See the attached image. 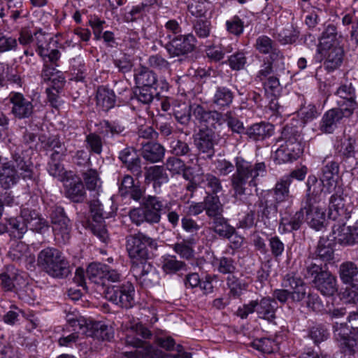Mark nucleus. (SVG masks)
<instances>
[{
  "label": "nucleus",
  "instance_id": "obj_55",
  "mask_svg": "<svg viewBox=\"0 0 358 358\" xmlns=\"http://www.w3.org/2000/svg\"><path fill=\"white\" fill-rule=\"evenodd\" d=\"M157 90V88L136 86L134 99L143 104H149L152 101L154 96L159 93Z\"/></svg>",
  "mask_w": 358,
  "mask_h": 358
},
{
  "label": "nucleus",
  "instance_id": "obj_1",
  "mask_svg": "<svg viewBox=\"0 0 358 358\" xmlns=\"http://www.w3.org/2000/svg\"><path fill=\"white\" fill-rule=\"evenodd\" d=\"M289 186V178L282 177L273 189L259 196L256 201V206L258 207V220L266 227L277 225L278 207L288 202L291 198Z\"/></svg>",
  "mask_w": 358,
  "mask_h": 358
},
{
  "label": "nucleus",
  "instance_id": "obj_19",
  "mask_svg": "<svg viewBox=\"0 0 358 358\" xmlns=\"http://www.w3.org/2000/svg\"><path fill=\"white\" fill-rule=\"evenodd\" d=\"M9 101L12 103L11 113L15 118L22 120L31 117L34 114L32 101L20 92H11Z\"/></svg>",
  "mask_w": 358,
  "mask_h": 358
},
{
  "label": "nucleus",
  "instance_id": "obj_44",
  "mask_svg": "<svg viewBox=\"0 0 358 358\" xmlns=\"http://www.w3.org/2000/svg\"><path fill=\"white\" fill-rule=\"evenodd\" d=\"M71 229L70 220L68 217L52 224V230L56 238H61L63 243H66L69 240Z\"/></svg>",
  "mask_w": 358,
  "mask_h": 358
},
{
  "label": "nucleus",
  "instance_id": "obj_54",
  "mask_svg": "<svg viewBox=\"0 0 358 358\" xmlns=\"http://www.w3.org/2000/svg\"><path fill=\"white\" fill-rule=\"evenodd\" d=\"M299 36V31L292 25L282 29L278 34L277 39L282 45L292 44Z\"/></svg>",
  "mask_w": 358,
  "mask_h": 358
},
{
  "label": "nucleus",
  "instance_id": "obj_3",
  "mask_svg": "<svg viewBox=\"0 0 358 358\" xmlns=\"http://www.w3.org/2000/svg\"><path fill=\"white\" fill-rule=\"evenodd\" d=\"M152 336L151 331L140 322L131 324L127 327L124 344L136 348L134 352H123L127 358H178V356L170 357L168 354L155 349L146 339Z\"/></svg>",
  "mask_w": 358,
  "mask_h": 358
},
{
  "label": "nucleus",
  "instance_id": "obj_20",
  "mask_svg": "<svg viewBox=\"0 0 358 358\" xmlns=\"http://www.w3.org/2000/svg\"><path fill=\"white\" fill-rule=\"evenodd\" d=\"M282 285L285 288L290 289L292 292V301L299 303L306 299V289L303 279L296 273L289 272L284 275Z\"/></svg>",
  "mask_w": 358,
  "mask_h": 358
},
{
  "label": "nucleus",
  "instance_id": "obj_38",
  "mask_svg": "<svg viewBox=\"0 0 358 358\" xmlns=\"http://www.w3.org/2000/svg\"><path fill=\"white\" fill-rule=\"evenodd\" d=\"M234 99V93L229 88L223 86L217 87L213 97V103L219 109L229 107Z\"/></svg>",
  "mask_w": 358,
  "mask_h": 358
},
{
  "label": "nucleus",
  "instance_id": "obj_47",
  "mask_svg": "<svg viewBox=\"0 0 358 358\" xmlns=\"http://www.w3.org/2000/svg\"><path fill=\"white\" fill-rule=\"evenodd\" d=\"M12 167L17 171L19 174L24 179H30L32 176V171L30 169V163L24 161V158L19 153L13 155Z\"/></svg>",
  "mask_w": 358,
  "mask_h": 358
},
{
  "label": "nucleus",
  "instance_id": "obj_23",
  "mask_svg": "<svg viewBox=\"0 0 358 358\" xmlns=\"http://www.w3.org/2000/svg\"><path fill=\"white\" fill-rule=\"evenodd\" d=\"M36 41V52L42 57L45 63L48 62L55 64L60 57V52L56 48H51L50 44L45 43V36L41 31L34 34Z\"/></svg>",
  "mask_w": 358,
  "mask_h": 358
},
{
  "label": "nucleus",
  "instance_id": "obj_26",
  "mask_svg": "<svg viewBox=\"0 0 358 358\" xmlns=\"http://www.w3.org/2000/svg\"><path fill=\"white\" fill-rule=\"evenodd\" d=\"M314 287L324 296H332L338 290L336 279L329 271H326L313 280Z\"/></svg>",
  "mask_w": 358,
  "mask_h": 358
},
{
  "label": "nucleus",
  "instance_id": "obj_32",
  "mask_svg": "<svg viewBox=\"0 0 358 358\" xmlns=\"http://www.w3.org/2000/svg\"><path fill=\"white\" fill-rule=\"evenodd\" d=\"M343 217H345V198L342 193L337 192L329 199V217L341 220Z\"/></svg>",
  "mask_w": 358,
  "mask_h": 358
},
{
  "label": "nucleus",
  "instance_id": "obj_41",
  "mask_svg": "<svg viewBox=\"0 0 358 358\" xmlns=\"http://www.w3.org/2000/svg\"><path fill=\"white\" fill-rule=\"evenodd\" d=\"M6 227V232H8L10 236L17 239L22 238L28 229V227L23 222L20 216L9 218Z\"/></svg>",
  "mask_w": 358,
  "mask_h": 358
},
{
  "label": "nucleus",
  "instance_id": "obj_57",
  "mask_svg": "<svg viewBox=\"0 0 358 358\" xmlns=\"http://www.w3.org/2000/svg\"><path fill=\"white\" fill-rule=\"evenodd\" d=\"M269 57L266 58L275 68V73L278 75V72L285 70V57L282 52L274 48L270 52Z\"/></svg>",
  "mask_w": 358,
  "mask_h": 358
},
{
  "label": "nucleus",
  "instance_id": "obj_58",
  "mask_svg": "<svg viewBox=\"0 0 358 358\" xmlns=\"http://www.w3.org/2000/svg\"><path fill=\"white\" fill-rule=\"evenodd\" d=\"M169 148L170 152L175 156L189 155L192 150L187 143L176 138L170 142Z\"/></svg>",
  "mask_w": 358,
  "mask_h": 358
},
{
  "label": "nucleus",
  "instance_id": "obj_42",
  "mask_svg": "<svg viewBox=\"0 0 358 358\" xmlns=\"http://www.w3.org/2000/svg\"><path fill=\"white\" fill-rule=\"evenodd\" d=\"M355 138L350 135H344L341 141V144L338 147V152L343 156L345 162L350 159H354L355 154Z\"/></svg>",
  "mask_w": 358,
  "mask_h": 358
},
{
  "label": "nucleus",
  "instance_id": "obj_8",
  "mask_svg": "<svg viewBox=\"0 0 358 358\" xmlns=\"http://www.w3.org/2000/svg\"><path fill=\"white\" fill-rule=\"evenodd\" d=\"M134 287L129 281H124L118 285H108L104 291L105 298L108 301L127 309L134 306Z\"/></svg>",
  "mask_w": 358,
  "mask_h": 358
},
{
  "label": "nucleus",
  "instance_id": "obj_21",
  "mask_svg": "<svg viewBox=\"0 0 358 358\" xmlns=\"http://www.w3.org/2000/svg\"><path fill=\"white\" fill-rule=\"evenodd\" d=\"M336 95L339 98L336 101L338 106L348 115H351L357 106L355 101V90L352 84L341 85L336 90Z\"/></svg>",
  "mask_w": 358,
  "mask_h": 358
},
{
  "label": "nucleus",
  "instance_id": "obj_48",
  "mask_svg": "<svg viewBox=\"0 0 358 358\" xmlns=\"http://www.w3.org/2000/svg\"><path fill=\"white\" fill-rule=\"evenodd\" d=\"M162 258V269L167 274L176 273L186 266V264L178 260L175 255H166Z\"/></svg>",
  "mask_w": 358,
  "mask_h": 358
},
{
  "label": "nucleus",
  "instance_id": "obj_11",
  "mask_svg": "<svg viewBox=\"0 0 358 358\" xmlns=\"http://www.w3.org/2000/svg\"><path fill=\"white\" fill-rule=\"evenodd\" d=\"M324 200L320 196L306 199L303 209L306 221L311 228L320 230L324 227L325 214L321 203Z\"/></svg>",
  "mask_w": 358,
  "mask_h": 358
},
{
  "label": "nucleus",
  "instance_id": "obj_14",
  "mask_svg": "<svg viewBox=\"0 0 358 358\" xmlns=\"http://www.w3.org/2000/svg\"><path fill=\"white\" fill-rule=\"evenodd\" d=\"M143 210L146 215L147 223L157 224L161 220V215L169 211V202L156 196H148L143 199Z\"/></svg>",
  "mask_w": 358,
  "mask_h": 358
},
{
  "label": "nucleus",
  "instance_id": "obj_63",
  "mask_svg": "<svg viewBox=\"0 0 358 358\" xmlns=\"http://www.w3.org/2000/svg\"><path fill=\"white\" fill-rule=\"evenodd\" d=\"M224 121L233 132L237 134H245V129L243 123L235 117L231 111L224 114Z\"/></svg>",
  "mask_w": 358,
  "mask_h": 358
},
{
  "label": "nucleus",
  "instance_id": "obj_2",
  "mask_svg": "<svg viewBox=\"0 0 358 358\" xmlns=\"http://www.w3.org/2000/svg\"><path fill=\"white\" fill-rule=\"evenodd\" d=\"M190 108L196 120L205 126L194 135V145L200 152L206 154L210 159L215 154L214 147L218 141L217 135L212 127L215 128L216 124H222V115L216 110H206L199 104H194Z\"/></svg>",
  "mask_w": 358,
  "mask_h": 358
},
{
  "label": "nucleus",
  "instance_id": "obj_7",
  "mask_svg": "<svg viewBox=\"0 0 358 358\" xmlns=\"http://www.w3.org/2000/svg\"><path fill=\"white\" fill-rule=\"evenodd\" d=\"M148 247L152 250H157V243L156 240L141 232L126 238V248L131 261L148 259Z\"/></svg>",
  "mask_w": 358,
  "mask_h": 358
},
{
  "label": "nucleus",
  "instance_id": "obj_5",
  "mask_svg": "<svg viewBox=\"0 0 358 358\" xmlns=\"http://www.w3.org/2000/svg\"><path fill=\"white\" fill-rule=\"evenodd\" d=\"M282 143L275 145L274 160L278 164L292 162L296 160L303 152L301 135L296 128L286 126L282 132Z\"/></svg>",
  "mask_w": 358,
  "mask_h": 358
},
{
  "label": "nucleus",
  "instance_id": "obj_22",
  "mask_svg": "<svg viewBox=\"0 0 358 358\" xmlns=\"http://www.w3.org/2000/svg\"><path fill=\"white\" fill-rule=\"evenodd\" d=\"M345 110L342 108H334L327 110L322 116L319 129L325 134H332L337 128L338 124L344 117H349Z\"/></svg>",
  "mask_w": 358,
  "mask_h": 358
},
{
  "label": "nucleus",
  "instance_id": "obj_62",
  "mask_svg": "<svg viewBox=\"0 0 358 358\" xmlns=\"http://www.w3.org/2000/svg\"><path fill=\"white\" fill-rule=\"evenodd\" d=\"M255 48L261 54H268L274 48L273 40L266 35H262L257 38Z\"/></svg>",
  "mask_w": 358,
  "mask_h": 358
},
{
  "label": "nucleus",
  "instance_id": "obj_34",
  "mask_svg": "<svg viewBox=\"0 0 358 358\" xmlns=\"http://www.w3.org/2000/svg\"><path fill=\"white\" fill-rule=\"evenodd\" d=\"M204 201L205 212L210 220L223 216L224 207L218 196L208 194Z\"/></svg>",
  "mask_w": 358,
  "mask_h": 358
},
{
  "label": "nucleus",
  "instance_id": "obj_39",
  "mask_svg": "<svg viewBox=\"0 0 358 358\" xmlns=\"http://www.w3.org/2000/svg\"><path fill=\"white\" fill-rule=\"evenodd\" d=\"M17 281H20L17 287L16 293L22 301L32 303L37 298V293L33 285L27 283L22 277H17Z\"/></svg>",
  "mask_w": 358,
  "mask_h": 358
},
{
  "label": "nucleus",
  "instance_id": "obj_13",
  "mask_svg": "<svg viewBox=\"0 0 358 358\" xmlns=\"http://www.w3.org/2000/svg\"><path fill=\"white\" fill-rule=\"evenodd\" d=\"M90 208L92 217V223L90 224L91 230L102 242L106 243L108 236L104 220L108 217V214L103 210V205L99 200L92 201Z\"/></svg>",
  "mask_w": 358,
  "mask_h": 358
},
{
  "label": "nucleus",
  "instance_id": "obj_60",
  "mask_svg": "<svg viewBox=\"0 0 358 358\" xmlns=\"http://www.w3.org/2000/svg\"><path fill=\"white\" fill-rule=\"evenodd\" d=\"M322 183L321 181L319 182L317 177L314 175L309 176L307 182V196L306 199L309 198L314 197L316 196H322Z\"/></svg>",
  "mask_w": 358,
  "mask_h": 358
},
{
  "label": "nucleus",
  "instance_id": "obj_28",
  "mask_svg": "<svg viewBox=\"0 0 358 358\" xmlns=\"http://www.w3.org/2000/svg\"><path fill=\"white\" fill-rule=\"evenodd\" d=\"M278 308V303L269 296L257 300V315L259 318L273 322L275 319V313Z\"/></svg>",
  "mask_w": 358,
  "mask_h": 358
},
{
  "label": "nucleus",
  "instance_id": "obj_40",
  "mask_svg": "<svg viewBox=\"0 0 358 358\" xmlns=\"http://www.w3.org/2000/svg\"><path fill=\"white\" fill-rule=\"evenodd\" d=\"M305 211L303 206L299 211H297L290 219L282 217L280 221V229L282 227L284 231H292L298 230L304 220Z\"/></svg>",
  "mask_w": 358,
  "mask_h": 358
},
{
  "label": "nucleus",
  "instance_id": "obj_6",
  "mask_svg": "<svg viewBox=\"0 0 358 358\" xmlns=\"http://www.w3.org/2000/svg\"><path fill=\"white\" fill-rule=\"evenodd\" d=\"M38 265L49 275L64 278L71 273L70 265L62 253L54 248H46L38 255Z\"/></svg>",
  "mask_w": 358,
  "mask_h": 358
},
{
  "label": "nucleus",
  "instance_id": "obj_64",
  "mask_svg": "<svg viewBox=\"0 0 358 358\" xmlns=\"http://www.w3.org/2000/svg\"><path fill=\"white\" fill-rule=\"evenodd\" d=\"M87 147L90 152L100 155L102 152L103 142L100 136L95 133H90L86 136Z\"/></svg>",
  "mask_w": 358,
  "mask_h": 358
},
{
  "label": "nucleus",
  "instance_id": "obj_30",
  "mask_svg": "<svg viewBox=\"0 0 358 358\" xmlns=\"http://www.w3.org/2000/svg\"><path fill=\"white\" fill-rule=\"evenodd\" d=\"M141 155L146 161L155 163L161 161L164 157L165 149L159 143L148 141L141 143Z\"/></svg>",
  "mask_w": 358,
  "mask_h": 358
},
{
  "label": "nucleus",
  "instance_id": "obj_35",
  "mask_svg": "<svg viewBox=\"0 0 358 358\" xmlns=\"http://www.w3.org/2000/svg\"><path fill=\"white\" fill-rule=\"evenodd\" d=\"M89 328L87 336L94 337L102 341H110L113 338L114 333L111 327L101 322L92 320Z\"/></svg>",
  "mask_w": 358,
  "mask_h": 358
},
{
  "label": "nucleus",
  "instance_id": "obj_18",
  "mask_svg": "<svg viewBox=\"0 0 358 358\" xmlns=\"http://www.w3.org/2000/svg\"><path fill=\"white\" fill-rule=\"evenodd\" d=\"M131 262V271L141 283L148 286L157 282L158 277L155 268L148 262V259Z\"/></svg>",
  "mask_w": 358,
  "mask_h": 358
},
{
  "label": "nucleus",
  "instance_id": "obj_33",
  "mask_svg": "<svg viewBox=\"0 0 358 358\" xmlns=\"http://www.w3.org/2000/svg\"><path fill=\"white\" fill-rule=\"evenodd\" d=\"M96 104L103 111H108L113 108L116 102L114 92L104 86L99 87L96 92Z\"/></svg>",
  "mask_w": 358,
  "mask_h": 358
},
{
  "label": "nucleus",
  "instance_id": "obj_16",
  "mask_svg": "<svg viewBox=\"0 0 358 358\" xmlns=\"http://www.w3.org/2000/svg\"><path fill=\"white\" fill-rule=\"evenodd\" d=\"M325 70L332 72L339 68L344 57L343 48L340 45L317 48Z\"/></svg>",
  "mask_w": 358,
  "mask_h": 358
},
{
  "label": "nucleus",
  "instance_id": "obj_50",
  "mask_svg": "<svg viewBox=\"0 0 358 358\" xmlns=\"http://www.w3.org/2000/svg\"><path fill=\"white\" fill-rule=\"evenodd\" d=\"M339 173L338 163L335 161L327 162L322 169L321 182H327L331 185V182L334 181L335 176Z\"/></svg>",
  "mask_w": 358,
  "mask_h": 358
},
{
  "label": "nucleus",
  "instance_id": "obj_59",
  "mask_svg": "<svg viewBox=\"0 0 358 358\" xmlns=\"http://www.w3.org/2000/svg\"><path fill=\"white\" fill-rule=\"evenodd\" d=\"M227 284L229 289V293L234 297H238L246 289V285L240 279L234 275L228 276Z\"/></svg>",
  "mask_w": 358,
  "mask_h": 358
},
{
  "label": "nucleus",
  "instance_id": "obj_10",
  "mask_svg": "<svg viewBox=\"0 0 358 358\" xmlns=\"http://www.w3.org/2000/svg\"><path fill=\"white\" fill-rule=\"evenodd\" d=\"M334 336L345 354L352 355L358 350V328L351 330L345 324L336 323Z\"/></svg>",
  "mask_w": 358,
  "mask_h": 358
},
{
  "label": "nucleus",
  "instance_id": "obj_31",
  "mask_svg": "<svg viewBox=\"0 0 358 358\" xmlns=\"http://www.w3.org/2000/svg\"><path fill=\"white\" fill-rule=\"evenodd\" d=\"M44 148L51 152L50 159H64L68 152L67 146L57 136L49 137L44 143Z\"/></svg>",
  "mask_w": 358,
  "mask_h": 358
},
{
  "label": "nucleus",
  "instance_id": "obj_53",
  "mask_svg": "<svg viewBox=\"0 0 358 358\" xmlns=\"http://www.w3.org/2000/svg\"><path fill=\"white\" fill-rule=\"evenodd\" d=\"M232 51L233 47L231 45H224V44L208 46L206 50L208 58L215 62L220 61L224 58L225 54L230 53Z\"/></svg>",
  "mask_w": 358,
  "mask_h": 358
},
{
  "label": "nucleus",
  "instance_id": "obj_15",
  "mask_svg": "<svg viewBox=\"0 0 358 358\" xmlns=\"http://www.w3.org/2000/svg\"><path fill=\"white\" fill-rule=\"evenodd\" d=\"M134 80L137 87L157 88L167 91L169 83L165 79L158 80L157 74L145 66H141L134 70Z\"/></svg>",
  "mask_w": 358,
  "mask_h": 358
},
{
  "label": "nucleus",
  "instance_id": "obj_12",
  "mask_svg": "<svg viewBox=\"0 0 358 358\" xmlns=\"http://www.w3.org/2000/svg\"><path fill=\"white\" fill-rule=\"evenodd\" d=\"M196 39L192 34L178 35L171 38L165 45L170 57L185 56L196 48Z\"/></svg>",
  "mask_w": 358,
  "mask_h": 358
},
{
  "label": "nucleus",
  "instance_id": "obj_61",
  "mask_svg": "<svg viewBox=\"0 0 358 358\" xmlns=\"http://www.w3.org/2000/svg\"><path fill=\"white\" fill-rule=\"evenodd\" d=\"M203 182L206 187L211 192L210 194L217 196L222 191V185L220 178L211 173H207L204 176Z\"/></svg>",
  "mask_w": 358,
  "mask_h": 358
},
{
  "label": "nucleus",
  "instance_id": "obj_52",
  "mask_svg": "<svg viewBox=\"0 0 358 358\" xmlns=\"http://www.w3.org/2000/svg\"><path fill=\"white\" fill-rule=\"evenodd\" d=\"M124 131V127L115 122L103 120L100 123V133L106 137L113 138L120 135Z\"/></svg>",
  "mask_w": 358,
  "mask_h": 358
},
{
  "label": "nucleus",
  "instance_id": "obj_49",
  "mask_svg": "<svg viewBox=\"0 0 358 358\" xmlns=\"http://www.w3.org/2000/svg\"><path fill=\"white\" fill-rule=\"evenodd\" d=\"M66 195L73 202H83L85 198V190L82 182H71L69 185Z\"/></svg>",
  "mask_w": 358,
  "mask_h": 358
},
{
  "label": "nucleus",
  "instance_id": "obj_17",
  "mask_svg": "<svg viewBox=\"0 0 358 358\" xmlns=\"http://www.w3.org/2000/svg\"><path fill=\"white\" fill-rule=\"evenodd\" d=\"M333 239L342 245H353L358 243V221L345 227V223L336 224L332 227Z\"/></svg>",
  "mask_w": 358,
  "mask_h": 358
},
{
  "label": "nucleus",
  "instance_id": "obj_4",
  "mask_svg": "<svg viewBox=\"0 0 358 358\" xmlns=\"http://www.w3.org/2000/svg\"><path fill=\"white\" fill-rule=\"evenodd\" d=\"M266 173L264 162L252 164L243 158L236 159V171L231 177V185L234 196L245 194L248 187H256V180Z\"/></svg>",
  "mask_w": 358,
  "mask_h": 358
},
{
  "label": "nucleus",
  "instance_id": "obj_51",
  "mask_svg": "<svg viewBox=\"0 0 358 358\" xmlns=\"http://www.w3.org/2000/svg\"><path fill=\"white\" fill-rule=\"evenodd\" d=\"M19 173L10 166H4L0 174V183L4 189H9L14 185L19 178Z\"/></svg>",
  "mask_w": 358,
  "mask_h": 358
},
{
  "label": "nucleus",
  "instance_id": "obj_46",
  "mask_svg": "<svg viewBox=\"0 0 358 358\" xmlns=\"http://www.w3.org/2000/svg\"><path fill=\"white\" fill-rule=\"evenodd\" d=\"M29 255V246L22 241H15L12 243L8 252L9 257L15 262H21L27 259Z\"/></svg>",
  "mask_w": 358,
  "mask_h": 358
},
{
  "label": "nucleus",
  "instance_id": "obj_25",
  "mask_svg": "<svg viewBox=\"0 0 358 358\" xmlns=\"http://www.w3.org/2000/svg\"><path fill=\"white\" fill-rule=\"evenodd\" d=\"M273 131L274 127L272 124L266 122H260L248 127L245 134L251 141H261L271 137Z\"/></svg>",
  "mask_w": 358,
  "mask_h": 358
},
{
  "label": "nucleus",
  "instance_id": "obj_36",
  "mask_svg": "<svg viewBox=\"0 0 358 358\" xmlns=\"http://www.w3.org/2000/svg\"><path fill=\"white\" fill-rule=\"evenodd\" d=\"M195 244V239L194 238H189L175 243L171 245V248L180 258L185 260H190L194 257V246Z\"/></svg>",
  "mask_w": 358,
  "mask_h": 358
},
{
  "label": "nucleus",
  "instance_id": "obj_56",
  "mask_svg": "<svg viewBox=\"0 0 358 358\" xmlns=\"http://www.w3.org/2000/svg\"><path fill=\"white\" fill-rule=\"evenodd\" d=\"M226 62L233 71L242 70L247 63L245 52L243 50H238L231 55Z\"/></svg>",
  "mask_w": 358,
  "mask_h": 358
},
{
  "label": "nucleus",
  "instance_id": "obj_24",
  "mask_svg": "<svg viewBox=\"0 0 358 358\" xmlns=\"http://www.w3.org/2000/svg\"><path fill=\"white\" fill-rule=\"evenodd\" d=\"M20 217L30 230L42 232L48 227V222L45 219L41 217L35 210L28 207L22 208Z\"/></svg>",
  "mask_w": 358,
  "mask_h": 358
},
{
  "label": "nucleus",
  "instance_id": "obj_43",
  "mask_svg": "<svg viewBox=\"0 0 358 358\" xmlns=\"http://www.w3.org/2000/svg\"><path fill=\"white\" fill-rule=\"evenodd\" d=\"M339 41L337 37L336 27L335 25L328 24L320 38V43L317 48L338 45Z\"/></svg>",
  "mask_w": 358,
  "mask_h": 358
},
{
  "label": "nucleus",
  "instance_id": "obj_45",
  "mask_svg": "<svg viewBox=\"0 0 358 358\" xmlns=\"http://www.w3.org/2000/svg\"><path fill=\"white\" fill-rule=\"evenodd\" d=\"M145 180L148 181H153L155 184L161 185L166 183L169 180L168 175L166 174L163 166H152L146 169L145 174Z\"/></svg>",
  "mask_w": 358,
  "mask_h": 358
},
{
  "label": "nucleus",
  "instance_id": "obj_29",
  "mask_svg": "<svg viewBox=\"0 0 358 358\" xmlns=\"http://www.w3.org/2000/svg\"><path fill=\"white\" fill-rule=\"evenodd\" d=\"M339 276L344 284L352 286V293H355V286L358 285V266L352 262H343L339 266Z\"/></svg>",
  "mask_w": 358,
  "mask_h": 358
},
{
  "label": "nucleus",
  "instance_id": "obj_9",
  "mask_svg": "<svg viewBox=\"0 0 358 358\" xmlns=\"http://www.w3.org/2000/svg\"><path fill=\"white\" fill-rule=\"evenodd\" d=\"M87 278L94 284L106 285L107 283L120 284L123 275L116 268L102 263H92L87 270Z\"/></svg>",
  "mask_w": 358,
  "mask_h": 358
},
{
  "label": "nucleus",
  "instance_id": "obj_27",
  "mask_svg": "<svg viewBox=\"0 0 358 358\" xmlns=\"http://www.w3.org/2000/svg\"><path fill=\"white\" fill-rule=\"evenodd\" d=\"M119 159L134 175L141 176V161L133 148L129 147L122 150Z\"/></svg>",
  "mask_w": 358,
  "mask_h": 358
},
{
  "label": "nucleus",
  "instance_id": "obj_37",
  "mask_svg": "<svg viewBox=\"0 0 358 358\" xmlns=\"http://www.w3.org/2000/svg\"><path fill=\"white\" fill-rule=\"evenodd\" d=\"M212 230L222 238H230L236 233V229L229 224L224 216L211 220Z\"/></svg>",
  "mask_w": 358,
  "mask_h": 358
}]
</instances>
